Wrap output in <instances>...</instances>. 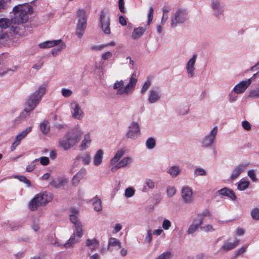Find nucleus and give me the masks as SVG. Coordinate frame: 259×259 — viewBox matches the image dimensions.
Instances as JSON below:
<instances>
[{"label":"nucleus","mask_w":259,"mask_h":259,"mask_svg":"<svg viewBox=\"0 0 259 259\" xmlns=\"http://www.w3.org/2000/svg\"><path fill=\"white\" fill-rule=\"evenodd\" d=\"M152 240V234L151 231L149 230L147 232V236L145 238V240L148 242L150 243Z\"/></svg>","instance_id":"0e129e2a"},{"label":"nucleus","mask_w":259,"mask_h":259,"mask_svg":"<svg viewBox=\"0 0 259 259\" xmlns=\"http://www.w3.org/2000/svg\"><path fill=\"white\" fill-rule=\"evenodd\" d=\"M99 244L98 241L96 239L87 240L86 246H88L92 251L95 250Z\"/></svg>","instance_id":"bb28decb"},{"label":"nucleus","mask_w":259,"mask_h":259,"mask_svg":"<svg viewBox=\"0 0 259 259\" xmlns=\"http://www.w3.org/2000/svg\"><path fill=\"white\" fill-rule=\"evenodd\" d=\"M151 85V81L149 79H148L143 84L142 86V88L141 89V93L142 94H144L148 89L149 88V87Z\"/></svg>","instance_id":"a19ab883"},{"label":"nucleus","mask_w":259,"mask_h":259,"mask_svg":"<svg viewBox=\"0 0 259 259\" xmlns=\"http://www.w3.org/2000/svg\"><path fill=\"white\" fill-rule=\"evenodd\" d=\"M249 164L247 163L239 164L236 166L232 171L231 176V179L232 180L236 179L242 172H243L248 166Z\"/></svg>","instance_id":"ddd939ff"},{"label":"nucleus","mask_w":259,"mask_h":259,"mask_svg":"<svg viewBox=\"0 0 259 259\" xmlns=\"http://www.w3.org/2000/svg\"><path fill=\"white\" fill-rule=\"evenodd\" d=\"M248 176L253 182H256L257 179L256 178L255 174L253 170H249L248 171Z\"/></svg>","instance_id":"6e6d98bb"},{"label":"nucleus","mask_w":259,"mask_h":259,"mask_svg":"<svg viewBox=\"0 0 259 259\" xmlns=\"http://www.w3.org/2000/svg\"><path fill=\"white\" fill-rule=\"evenodd\" d=\"M218 193L221 195L228 197V198H230L232 200H235L236 198L234 192L232 190L226 187H225L219 190Z\"/></svg>","instance_id":"a211bd4d"},{"label":"nucleus","mask_w":259,"mask_h":259,"mask_svg":"<svg viewBox=\"0 0 259 259\" xmlns=\"http://www.w3.org/2000/svg\"><path fill=\"white\" fill-rule=\"evenodd\" d=\"M62 94L64 97H69L72 94V91L68 89H63L62 90Z\"/></svg>","instance_id":"bf43d9fd"},{"label":"nucleus","mask_w":259,"mask_h":259,"mask_svg":"<svg viewBox=\"0 0 259 259\" xmlns=\"http://www.w3.org/2000/svg\"><path fill=\"white\" fill-rule=\"evenodd\" d=\"M220 3L219 0H212L211 7L215 11V15L219 16L222 14L223 10L220 9Z\"/></svg>","instance_id":"b1692460"},{"label":"nucleus","mask_w":259,"mask_h":259,"mask_svg":"<svg viewBox=\"0 0 259 259\" xmlns=\"http://www.w3.org/2000/svg\"><path fill=\"white\" fill-rule=\"evenodd\" d=\"M122 226L120 224H116L113 230V233H117L119 231H120L122 229Z\"/></svg>","instance_id":"774afa93"},{"label":"nucleus","mask_w":259,"mask_h":259,"mask_svg":"<svg viewBox=\"0 0 259 259\" xmlns=\"http://www.w3.org/2000/svg\"><path fill=\"white\" fill-rule=\"evenodd\" d=\"M192 190L188 186L184 187L182 190V196L186 203H190L192 200Z\"/></svg>","instance_id":"2eb2a0df"},{"label":"nucleus","mask_w":259,"mask_h":259,"mask_svg":"<svg viewBox=\"0 0 259 259\" xmlns=\"http://www.w3.org/2000/svg\"><path fill=\"white\" fill-rule=\"evenodd\" d=\"M195 224H192L190 226L189 228L187 230V233L188 234H191L194 233L196 230L200 227L202 224V219H199V221H197L196 222H194Z\"/></svg>","instance_id":"4be33fe9"},{"label":"nucleus","mask_w":259,"mask_h":259,"mask_svg":"<svg viewBox=\"0 0 259 259\" xmlns=\"http://www.w3.org/2000/svg\"><path fill=\"white\" fill-rule=\"evenodd\" d=\"M134 76V74H132L128 83L123 88L122 87L124 84V82L122 80L116 81L114 83L113 89H118L116 93L117 95L127 94L134 89L137 82V79Z\"/></svg>","instance_id":"20e7f679"},{"label":"nucleus","mask_w":259,"mask_h":259,"mask_svg":"<svg viewBox=\"0 0 259 259\" xmlns=\"http://www.w3.org/2000/svg\"><path fill=\"white\" fill-rule=\"evenodd\" d=\"M161 97L160 91L155 89H152L149 92L148 101L150 103H154L158 101Z\"/></svg>","instance_id":"f3484780"},{"label":"nucleus","mask_w":259,"mask_h":259,"mask_svg":"<svg viewBox=\"0 0 259 259\" xmlns=\"http://www.w3.org/2000/svg\"><path fill=\"white\" fill-rule=\"evenodd\" d=\"M65 46L64 45L62 44L61 46H59V49H58L57 50L56 49H53L52 51V53L53 55L55 56V55H57V52L58 51H60L62 49H64L65 48Z\"/></svg>","instance_id":"69168bd1"},{"label":"nucleus","mask_w":259,"mask_h":259,"mask_svg":"<svg viewBox=\"0 0 259 259\" xmlns=\"http://www.w3.org/2000/svg\"><path fill=\"white\" fill-rule=\"evenodd\" d=\"M248 97L252 99L259 98V89L251 90L249 92Z\"/></svg>","instance_id":"58836bf2"},{"label":"nucleus","mask_w":259,"mask_h":259,"mask_svg":"<svg viewBox=\"0 0 259 259\" xmlns=\"http://www.w3.org/2000/svg\"><path fill=\"white\" fill-rule=\"evenodd\" d=\"M187 12L185 10H179L177 11L175 15L174 18L171 19V26L175 27L177 26L178 23H182L186 19Z\"/></svg>","instance_id":"1a4fd4ad"},{"label":"nucleus","mask_w":259,"mask_h":259,"mask_svg":"<svg viewBox=\"0 0 259 259\" xmlns=\"http://www.w3.org/2000/svg\"><path fill=\"white\" fill-rule=\"evenodd\" d=\"M9 27V22L5 18L0 19V27L2 28H7Z\"/></svg>","instance_id":"09e8293b"},{"label":"nucleus","mask_w":259,"mask_h":259,"mask_svg":"<svg viewBox=\"0 0 259 259\" xmlns=\"http://www.w3.org/2000/svg\"><path fill=\"white\" fill-rule=\"evenodd\" d=\"M200 229L205 232H209V231L212 232V231H214V229L210 225H207L205 226H201Z\"/></svg>","instance_id":"5fc2aeb1"},{"label":"nucleus","mask_w":259,"mask_h":259,"mask_svg":"<svg viewBox=\"0 0 259 259\" xmlns=\"http://www.w3.org/2000/svg\"><path fill=\"white\" fill-rule=\"evenodd\" d=\"M37 159L39 160L40 164L42 165H47L50 163L49 158L47 157L42 156Z\"/></svg>","instance_id":"49530a36"},{"label":"nucleus","mask_w":259,"mask_h":259,"mask_svg":"<svg viewBox=\"0 0 259 259\" xmlns=\"http://www.w3.org/2000/svg\"><path fill=\"white\" fill-rule=\"evenodd\" d=\"M71 113L74 118L81 119L83 117V112L80 109L79 104L76 102L72 103Z\"/></svg>","instance_id":"4468645a"},{"label":"nucleus","mask_w":259,"mask_h":259,"mask_svg":"<svg viewBox=\"0 0 259 259\" xmlns=\"http://www.w3.org/2000/svg\"><path fill=\"white\" fill-rule=\"evenodd\" d=\"M94 210L96 211H100L102 209V201L97 196L94 198L93 203Z\"/></svg>","instance_id":"a878e982"},{"label":"nucleus","mask_w":259,"mask_h":259,"mask_svg":"<svg viewBox=\"0 0 259 259\" xmlns=\"http://www.w3.org/2000/svg\"><path fill=\"white\" fill-rule=\"evenodd\" d=\"M118 6L120 11L121 13H124L125 11L124 8V2L123 0H119L118 1Z\"/></svg>","instance_id":"680f3d73"},{"label":"nucleus","mask_w":259,"mask_h":259,"mask_svg":"<svg viewBox=\"0 0 259 259\" xmlns=\"http://www.w3.org/2000/svg\"><path fill=\"white\" fill-rule=\"evenodd\" d=\"M47 84H44L38 88V90L32 94L26 103L24 111L27 114L34 109L41 99L42 96L46 91Z\"/></svg>","instance_id":"7ed1b4c3"},{"label":"nucleus","mask_w":259,"mask_h":259,"mask_svg":"<svg viewBox=\"0 0 259 259\" xmlns=\"http://www.w3.org/2000/svg\"><path fill=\"white\" fill-rule=\"evenodd\" d=\"M146 30V28L143 27H139L135 28L132 34V37L134 39H137L141 37Z\"/></svg>","instance_id":"aec40b11"},{"label":"nucleus","mask_w":259,"mask_h":259,"mask_svg":"<svg viewBox=\"0 0 259 259\" xmlns=\"http://www.w3.org/2000/svg\"><path fill=\"white\" fill-rule=\"evenodd\" d=\"M240 240L236 239L233 243H225L220 249V251L227 252L235 248L239 243Z\"/></svg>","instance_id":"6ab92c4d"},{"label":"nucleus","mask_w":259,"mask_h":259,"mask_svg":"<svg viewBox=\"0 0 259 259\" xmlns=\"http://www.w3.org/2000/svg\"><path fill=\"white\" fill-rule=\"evenodd\" d=\"M78 21L76 29V34L79 38H81L87 27V16L86 12L83 9H79L77 12Z\"/></svg>","instance_id":"423d86ee"},{"label":"nucleus","mask_w":259,"mask_h":259,"mask_svg":"<svg viewBox=\"0 0 259 259\" xmlns=\"http://www.w3.org/2000/svg\"><path fill=\"white\" fill-rule=\"evenodd\" d=\"M91 142V140L90 139V134H88L85 135L84 139L80 145V150H83L85 149L90 145Z\"/></svg>","instance_id":"393cba45"},{"label":"nucleus","mask_w":259,"mask_h":259,"mask_svg":"<svg viewBox=\"0 0 259 259\" xmlns=\"http://www.w3.org/2000/svg\"><path fill=\"white\" fill-rule=\"evenodd\" d=\"M155 140L153 138H149L146 142V147L149 149L154 148L155 146Z\"/></svg>","instance_id":"72a5a7b5"},{"label":"nucleus","mask_w":259,"mask_h":259,"mask_svg":"<svg viewBox=\"0 0 259 259\" xmlns=\"http://www.w3.org/2000/svg\"><path fill=\"white\" fill-rule=\"evenodd\" d=\"M15 178L18 179L20 181L23 182L26 184L28 187L31 186L30 181L27 179V178L23 176H16L14 177Z\"/></svg>","instance_id":"c9c22d12"},{"label":"nucleus","mask_w":259,"mask_h":259,"mask_svg":"<svg viewBox=\"0 0 259 259\" xmlns=\"http://www.w3.org/2000/svg\"><path fill=\"white\" fill-rule=\"evenodd\" d=\"M119 23L122 26H126L127 24L126 20V19L122 16H120L119 17Z\"/></svg>","instance_id":"338daca9"},{"label":"nucleus","mask_w":259,"mask_h":259,"mask_svg":"<svg viewBox=\"0 0 259 259\" xmlns=\"http://www.w3.org/2000/svg\"><path fill=\"white\" fill-rule=\"evenodd\" d=\"M145 184L146 186L148 187L149 189H153L155 187V183L150 179H146Z\"/></svg>","instance_id":"c03bdc74"},{"label":"nucleus","mask_w":259,"mask_h":259,"mask_svg":"<svg viewBox=\"0 0 259 259\" xmlns=\"http://www.w3.org/2000/svg\"><path fill=\"white\" fill-rule=\"evenodd\" d=\"M210 212L208 210L206 209L204 212L198 215L197 217L194 220V222H196L197 221H199V219H202L203 222L204 217H210Z\"/></svg>","instance_id":"473e14b6"},{"label":"nucleus","mask_w":259,"mask_h":259,"mask_svg":"<svg viewBox=\"0 0 259 259\" xmlns=\"http://www.w3.org/2000/svg\"><path fill=\"white\" fill-rule=\"evenodd\" d=\"M65 137L66 138L65 140L59 141V145L64 150H68L79 142L81 134L72 131L67 133Z\"/></svg>","instance_id":"39448f33"},{"label":"nucleus","mask_w":259,"mask_h":259,"mask_svg":"<svg viewBox=\"0 0 259 259\" xmlns=\"http://www.w3.org/2000/svg\"><path fill=\"white\" fill-rule=\"evenodd\" d=\"M32 130V127L29 126L27 127L24 131L19 133L16 137L15 140L17 141L18 143L20 144L21 141L25 138L27 135Z\"/></svg>","instance_id":"412c9836"},{"label":"nucleus","mask_w":259,"mask_h":259,"mask_svg":"<svg viewBox=\"0 0 259 259\" xmlns=\"http://www.w3.org/2000/svg\"><path fill=\"white\" fill-rule=\"evenodd\" d=\"M140 133V127L137 122H133L129 127V130L126 134L128 138L135 139Z\"/></svg>","instance_id":"f8f14e48"},{"label":"nucleus","mask_w":259,"mask_h":259,"mask_svg":"<svg viewBox=\"0 0 259 259\" xmlns=\"http://www.w3.org/2000/svg\"><path fill=\"white\" fill-rule=\"evenodd\" d=\"M135 192V190L133 188H127L125 191V196L128 198L131 197L134 195Z\"/></svg>","instance_id":"37998d69"},{"label":"nucleus","mask_w":259,"mask_h":259,"mask_svg":"<svg viewBox=\"0 0 259 259\" xmlns=\"http://www.w3.org/2000/svg\"><path fill=\"white\" fill-rule=\"evenodd\" d=\"M131 159L130 157H124L121 160H120L117 164V168H120L126 165L128 163H130Z\"/></svg>","instance_id":"c756f323"},{"label":"nucleus","mask_w":259,"mask_h":259,"mask_svg":"<svg viewBox=\"0 0 259 259\" xmlns=\"http://www.w3.org/2000/svg\"><path fill=\"white\" fill-rule=\"evenodd\" d=\"M249 182L246 181H240L238 185V189L241 191L244 190L248 187Z\"/></svg>","instance_id":"e433bc0d"},{"label":"nucleus","mask_w":259,"mask_h":259,"mask_svg":"<svg viewBox=\"0 0 259 259\" xmlns=\"http://www.w3.org/2000/svg\"><path fill=\"white\" fill-rule=\"evenodd\" d=\"M171 225V224L170 222L168 220L166 219L164 220L162 224V228L164 230H168L170 228Z\"/></svg>","instance_id":"3c124183"},{"label":"nucleus","mask_w":259,"mask_h":259,"mask_svg":"<svg viewBox=\"0 0 259 259\" xmlns=\"http://www.w3.org/2000/svg\"><path fill=\"white\" fill-rule=\"evenodd\" d=\"M37 160V159H35L34 161H32V162L30 164L27 166L26 170L27 172H31L34 170L35 167V162Z\"/></svg>","instance_id":"864d4df0"},{"label":"nucleus","mask_w":259,"mask_h":259,"mask_svg":"<svg viewBox=\"0 0 259 259\" xmlns=\"http://www.w3.org/2000/svg\"><path fill=\"white\" fill-rule=\"evenodd\" d=\"M112 55L110 52H107L102 56V59L104 60H108L112 57Z\"/></svg>","instance_id":"e2e57ef3"},{"label":"nucleus","mask_w":259,"mask_h":259,"mask_svg":"<svg viewBox=\"0 0 259 259\" xmlns=\"http://www.w3.org/2000/svg\"><path fill=\"white\" fill-rule=\"evenodd\" d=\"M176 191L174 187H168L167 189V194L169 197H172L175 194Z\"/></svg>","instance_id":"603ef678"},{"label":"nucleus","mask_w":259,"mask_h":259,"mask_svg":"<svg viewBox=\"0 0 259 259\" xmlns=\"http://www.w3.org/2000/svg\"><path fill=\"white\" fill-rule=\"evenodd\" d=\"M100 23L101 28L104 33L106 34H110V19L108 10H104L101 11L100 15Z\"/></svg>","instance_id":"0eeeda50"},{"label":"nucleus","mask_w":259,"mask_h":259,"mask_svg":"<svg viewBox=\"0 0 259 259\" xmlns=\"http://www.w3.org/2000/svg\"><path fill=\"white\" fill-rule=\"evenodd\" d=\"M90 156L89 153H85L82 156H78L77 157V160H81L85 165L89 164L90 162Z\"/></svg>","instance_id":"2f4dec72"},{"label":"nucleus","mask_w":259,"mask_h":259,"mask_svg":"<svg viewBox=\"0 0 259 259\" xmlns=\"http://www.w3.org/2000/svg\"><path fill=\"white\" fill-rule=\"evenodd\" d=\"M168 173L173 177L177 176L180 172V169L178 166H172L167 171Z\"/></svg>","instance_id":"f704fd0d"},{"label":"nucleus","mask_w":259,"mask_h":259,"mask_svg":"<svg viewBox=\"0 0 259 259\" xmlns=\"http://www.w3.org/2000/svg\"><path fill=\"white\" fill-rule=\"evenodd\" d=\"M206 175L205 170L201 168H198L195 171V175L197 176H205Z\"/></svg>","instance_id":"4d7b16f0"},{"label":"nucleus","mask_w":259,"mask_h":259,"mask_svg":"<svg viewBox=\"0 0 259 259\" xmlns=\"http://www.w3.org/2000/svg\"><path fill=\"white\" fill-rule=\"evenodd\" d=\"M217 133L218 127L215 126L204 137L202 142V146L204 147L210 146L215 140Z\"/></svg>","instance_id":"9d476101"},{"label":"nucleus","mask_w":259,"mask_h":259,"mask_svg":"<svg viewBox=\"0 0 259 259\" xmlns=\"http://www.w3.org/2000/svg\"><path fill=\"white\" fill-rule=\"evenodd\" d=\"M117 246L118 248L121 247V243L117 239L115 238H111L108 242V248L110 246Z\"/></svg>","instance_id":"7c9ffc66"},{"label":"nucleus","mask_w":259,"mask_h":259,"mask_svg":"<svg viewBox=\"0 0 259 259\" xmlns=\"http://www.w3.org/2000/svg\"><path fill=\"white\" fill-rule=\"evenodd\" d=\"M251 216L252 218L255 221L259 220V208H255L251 211Z\"/></svg>","instance_id":"4c0bfd02"},{"label":"nucleus","mask_w":259,"mask_h":259,"mask_svg":"<svg viewBox=\"0 0 259 259\" xmlns=\"http://www.w3.org/2000/svg\"><path fill=\"white\" fill-rule=\"evenodd\" d=\"M53 198V194L48 192L37 194L29 202L28 208L31 211H35L39 206H45L51 202Z\"/></svg>","instance_id":"f03ea898"},{"label":"nucleus","mask_w":259,"mask_h":259,"mask_svg":"<svg viewBox=\"0 0 259 259\" xmlns=\"http://www.w3.org/2000/svg\"><path fill=\"white\" fill-rule=\"evenodd\" d=\"M251 84V78H249L246 80H243L236 85L233 91L237 94L244 93Z\"/></svg>","instance_id":"9b49d317"},{"label":"nucleus","mask_w":259,"mask_h":259,"mask_svg":"<svg viewBox=\"0 0 259 259\" xmlns=\"http://www.w3.org/2000/svg\"><path fill=\"white\" fill-rule=\"evenodd\" d=\"M86 175V170L84 168L81 169L75 175V178H78L80 180L82 179Z\"/></svg>","instance_id":"a18cd8bd"},{"label":"nucleus","mask_w":259,"mask_h":259,"mask_svg":"<svg viewBox=\"0 0 259 259\" xmlns=\"http://www.w3.org/2000/svg\"><path fill=\"white\" fill-rule=\"evenodd\" d=\"M197 56L194 55L193 57L189 60L187 64L186 68L188 76L192 77L194 74V64L196 61Z\"/></svg>","instance_id":"dca6fc26"},{"label":"nucleus","mask_w":259,"mask_h":259,"mask_svg":"<svg viewBox=\"0 0 259 259\" xmlns=\"http://www.w3.org/2000/svg\"><path fill=\"white\" fill-rule=\"evenodd\" d=\"M171 253L169 251L165 252L158 256L156 259H168L170 257Z\"/></svg>","instance_id":"8fccbe9b"},{"label":"nucleus","mask_w":259,"mask_h":259,"mask_svg":"<svg viewBox=\"0 0 259 259\" xmlns=\"http://www.w3.org/2000/svg\"><path fill=\"white\" fill-rule=\"evenodd\" d=\"M248 245H245L242 246V247H241L240 248L238 249L236 251V255L238 256V255H240L241 254L243 253L245 251L247 248L248 247Z\"/></svg>","instance_id":"13d9d810"},{"label":"nucleus","mask_w":259,"mask_h":259,"mask_svg":"<svg viewBox=\"0 0 259 259\" xmlns=\"http://www.w3.org/2000/svg\"><path fill=\"white\" fill-rule=\"evenodd\" d=\"M242 125L243 128L246 131H249L251 129L250 124L246 120L242 122Z\"/></svg>","instance_id":"052dcab7"},{"label":"nucleus","mask_w":259,"mask_h":259,"mask_svg":"<svg viewBox=\"0 0 259 259\" xmlns=\"http://www.w3.org/2000/svg\"><path fill=\"white\" fill-rule=\"evenodd\" d=\"M71 214L69 215L70 221L74 225L76 234L78 237L82 236V225L77 219L78 211L74 208H70Z\"/></svg>","instance_id":"6e6552de"},{"label":"nucleus","mask_w":259,"mask_h":259,"mask_svg":"<svg viewBox=\"0 0 259 259\" xmlns=\"http://www.w3.org/2000/svg\"><path fill=\"white\" fill-rule=\"evenodd\" d=\"M75 234L72 235L69 239L68 240L67 242L64 244V246L65 248H68L71 246L75 242Z\"/></svg>","instance_id":"ea45409f"},{"label":"nucleus","mask_w":259,"mask_h":259,"mask_svg":"<svg viewBox=\"0 0 259 259\" xmlns=\"http://www.w3.org/2000/svg\"><path fill=\"white\" fill-rule=\"evenodd\" d=\"M62 42L61 39L56 40H50V41H45V44H47L48 45L49 48H51L55 46L59 45L60 43Z\"/></svg>","instance_id":"79ce46f5"},{"label":"nucleus","mask_w":259,"mask_h":259,"mask_svg":"<svg viewBox=\"0 0 259 259\" xmlns=\"http://www.w3.org/2000/svg\"><path fill=\"white\" fill-rule=\"evenodd\" d=\"M103 155V151L101 149H99L97 151L94 157V164L95 165H100L102 161Z\"/></svg>","instance_id":"5701e85b"},{"label":"nucleus","mask_w":259,"mask_h":259,"mask_svg":"<svg viewBox=\"0 0 259 259\" xmlns=\"http://www.w3.org/2000/svg\"><path fill=\"white\" fill-rule=\"evenodd\" d=\"M32 7L28 4L19 5L13 9L14 17L11 19V22L15 24H21L26 23L28 19V14L32 12Z\"/></svg>","instance_id":"f257e3e1"},{"label":"nucleus","mask_w":259,"mask_h":259,"mask_svg":"<svg viewBox=\"0 0 259 259\" xmlns=\"http://www.w3.org/2000/svg\"><path fill=\"white\" fill-rule=\"evenodd\" d=\"M40 129L44 134H48L50 130L49 122L48 120H44L40 124Z\"/></svg>","instance_id":"c85d7f7f"},{"label":"nucleus","mask_w":259,"mask_h":259,"mask_svg":"<svg viewBox=\"0 0 259 259\" xmlns=\"http://www.w3.org/2000/svg\"><path fill=\"white\" fill-rule=\"evenodd\" d=\"M153 9L152 7L149 8V13L148 14V24L149 25L153 20Z\"/></svg>","instance_id":"de8ad7c7"},{"label":"nucleus","mask_w":259,"mask_h":259,"mask_svg":"<svg viewBox=\"0 0 259 259\" xmlns=\"http://www.w3.org/2000/svg\"><path fill=\"white\" fill-rule=\"evenodd\" d=\"M64 180L62 179H56L52 180L50 184L54 188H58L63 186Z\"/></svg>","instance_id":"cd10ccee"}]
</instances>
